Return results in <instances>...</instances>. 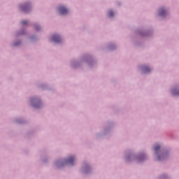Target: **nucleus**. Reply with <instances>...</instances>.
I'll return each mask as SVG.
<instances>
[{"mask_svg": "<svg viewBox=\"0 0 179 179\" xmlns=\"http://www.w3.org/2000/svg\"><path fill=\"white\" fill-rule=\"evenodd\" d=\"M150 69L149 67H148V66L143 67V72L144 73H146L150 72Z\"/></svg>", "mask_w": 179, "mask_h": 179, "instance_id": "nucleus-6", "label": "nucleus"}, {"mask_svg": "<svg viewBox=\"0 0 179 179\" xmlns=\"http://www.w3.org/2000/svg\"><path fill=\"white\" fill-rule=\"evenodd\" d=\"M21 9L23 10V12H26L27 10H30V5L25 4L24 6H21Z\"/></svg>", "mask_w": 179, "mask_h": 179, "instance_id": "nucleus-4", "label": "nucleus"}, {"mask_svg": "<svg viewBox=\"0 0 179 179\" xmlns=\"http://www.w3.org/2000/svg\"><path fill=\"white\" fill-rule=\"evenodd\" d=\"M108 16L110 17H112V16H114V12H113V11H109L108 12Z\"/></svg>", "mask_w": 179, "mask_h": 179, "instance_id": "nucleus-9", "label": "nucleus"}, {"mask_svg": "<svg viewBox=\"0 0 179 179\" xmlns=\"http://www.w3.org/2000/svg\"><path fill=\"white\" fill-rule=\"evenodd\" d=\"M24 24H27V21L26 20L22 21V25L24 26Z\"/></svg>", "mask_w": 179, "mask_h": 179, "instance_id": "nucleus-10", "label": "nucleus"}, {"mask_svg": "<svg viewBox=\"0 0 179 179\" xmlns=\"http://www.w3.org/2000/svg\"><path fill=\"white\" fill-rule=\"evenodd\" d=\"M75 160V158L73 157H69V159L66 160V164H71V166L73 165V162Z\"/></svg>", "mask_w": 179, "mask_h": 179, "instance_id": "nucleus-3", "label": "nucleus"}, {"mask_svg": "<svg viewBox=\"0 0 179 179\" xmlns=\"http://www.w3.org/2000/svg\"><path fill=\"white\" fill-rule=\"evenodd\" d=\"M173 96H179V91H178L176 90H173Z\"/></svg>", "mask_w": 179, "mask_h": 179, "instance_id": "nucleus-7", "label": "nucleus"}, {"mask_svg": "<svg viewBox=\"0 0 179 179\" xmlns=\"http://www.w3.org/2000/svg\"><path fill=\"white\" fill-rule=\"evenodd\" d=\"M19 44H20V42H19L18 43L14 44V45H19Z\"/></svg>", "mask_w": 179, "mask_h": 179, "instance_id": "nucleus-11", "label": "nucleus"}, {"mask_svg": "<svg viewBox=\"0 0 179 179\" xmlns=\"http://www.w3.org/2000/svg\"><path fill=\"white\" fill-rule=\"evenodd\" d=\"M159 149H160V145H155L154 147V150H155V152H157Z\"/></svg>", "mask_w": 179, "mask_h": 179, "instance_id": "nucleus-8", "label": "nucleus"}, {"mask_svg": "<svg viewBox=\"0 0 179 179\" xmlns=\"http://www.w3.org/2000/svg\"><path fill=\"white\" fill-rule=\"evenodd\" d=\"M59 10L61 15H66L68 13V9L64 6L59 7Z\"/></svg>", "mask_w": 179, "mask_h": 179, "instance_id": "nucleus-1", "label": "nucleus"}, {"mask_svg": "<svg viewBox=\"0 0 179 179\" xmlns=\"http://www.w3.org/2000/svg\"><path fill=\"white\" fill-rule=\"evenodd\" d=\"M38 29H39L38 27H36V30H38Z\"/></svg>", "mask_w": 179, "mask_h": 179, "instance_id": "nucleus-13", "label": "nucleus"}, {"mask_svg": "<svg viewBox=\"0 0 179 179\" xmlns=\"http://www.w3.org/2000/svg\"><path fill=\"white\" fill-rule=\"evenodd\" d=\"M158 160H162V158H160V157H158Z\"/></svg>", "mask_w": 179, "mask_h": 179, "instance_id": "nucleus-14", "label": "nucleus"}, {"mask_svg": "<svg viewBox=\"0 0 179 179\" xmlns=\"http://www.w3.org/2000/svg\"><path fill=\"white\" fill-rule=\"evenodd\" d=\"M52 40L55 42V43H59L61 41V38L59 37V36L58 35H53L52 36Z\"/></svg>", "mask_w": 179, "mask_h": 179, "instance_id": "nucleus-2", "label": "nucleus"}, {"mask_svg": "<svg viewBox=\"0 0 179 179\" xmlns=\"http://www.w3.org/2000/svg\"><path fill=\"white\" fill-rule=\"evenodd\" d=\"M159 13L160 16H164L166 15V10L163 8L159 9Z\"/></svg>", "mask_w": 179, "mask_h": 179, "instance_id": "nucleus-5", "label": "nucleus"}, {"mask_svg": "<svg viewBox=\"0 0 179 179\" xmlns=\"http://www.w3.org/2000/svg\"><path fill=\"white\" fill-rule=\"evenodd\" d=\"M34 107H36V108H38V106H37V104H35Z\"/></svg>", "mask_w": 179, "mask_h": 179, "instance_id": "nucleus-12", "label": "nucleus"}]
</instances>
